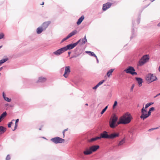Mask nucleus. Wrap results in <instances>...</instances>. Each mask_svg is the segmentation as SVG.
<instances>
[{
	"label": "nucleus",
	"mask_w": 160,
	"mask_h": 160,
	"mask_svg": "<svg viewBox=\"0 0 160 160\" xmlns=\"http://www.w3.org/2000/svg\"><path fill=\"white\" fill-rule=\"evenodd\" d=\"M77 83V82H75V84H76Z\"/></svg>",
	"instance_id": "64"
},
{
	"label": "nucleus",
	"mask_w": 160,
	"mask_h": 160,
	"mask_svg": "<svg viewBox=\"0 0 160 160\" xmlns=\"http://www.w3.org/2000/svg\"><path fill=\"white\" fill-rule=\"evenodd\" d=\"M44 4V2H42V3L41 4V5H43Z\"/></svg>",
	"instance_id": "57"
},
{
	"label": "nucleus",
	"mask_w": 160,
	"mask_h": 160,
	"mask_svg": "<svg viewBox=\"0 0 160 160\" xmlns=\"http://www.w3.org/2000/svg\"><path fill=\"white\" fill-rule=\"evenodd\" d=\"M150 58L148 55H143L140 59L138 62V65L142 66L147 62L149 60Z\"/></svg>",
	"instance_id": "3"
},
{
	"label": "nucleus",
	"mask_w": 160,
	"mask_h": 160,
	"mask_svg": "<svg viewBox=\"0 0 160 160\" xmlns=\"http://www.w3.org/2000/svg\"><path fill=\"white\" fill-rule=\"evenodd\" d=\"M84 19V17L83 15L82 16L79 18L78 19L77 22V24L78 25H80L83 21Z\"/></svg>",
	"instance_id": "17"
},
{
	"label": "nucleus",
	"mask_w": 160,
	"mask_h": 160,
	"mask_svg": "<svg viewBox=\"0 0 160 160\" xmlns=\"http://www.w3.org/2000/svg\"><path fill=\"white\" fill-rule=\"evenodd\" d=\"M85 52L91 56H93L94 57H96V55L93 52L90 51H86Z\"/></svg>",
	"instance_id": "22"
},
{
	"label": "nucleus",
	"mask_w": 160,
	"mask_h": 160,
	"mask_svg": "<svg viewBox=\"0 0 160 160\" xmlns=\"http://www.w3.org/2000/svg\"><path fill=\"white\" fill-rule=\"evenodd\" d=\"M78 32V31L76 30H75L72 32H71V37L75 35Z\"/></svg>",
	"instance_id": "32"
},
{
	"label": "nucleus",
	"mask_w": 160,
	"mask_h": 160,
	"mask_svg": "<svg viewBox=\"0 0 160 160\" xmlns=\"http://www.w3.org/2000/svg\"><path fill=\"white\" fill-rule=\"evenodd\" d=\"M2 46H0V48H1L2 47Z\"/></svg>",
	"instance_id": "62"
},
{
	"label": "nucleus",
	"mask_w": 160,
	"mask_h": 160,
	"mask_svg": "<svg viewBox=\"0 0 160 160\" xmlns=\"http://www.w3.org/2000/svg\"><path fill=\"white\" fill-rule=\"evenodd\" d=\"M81 40V39H80L75 43H71V49H73L75 46H76L80 42Z\"/></svg>",
	"instance_id": "20"
},
{
	"label": "nucleus",
	"mask_w": 160,
	"mask_h": 160,
	"mask_svg": "<svg viewBox=\"0 0 160 160\" xmlns=\"http://www.w3.org/2000/svg\"><path fill=\"white\" fill-rule=\"evenodd\" d=\"M108 108V106H106L101 111V114H102Z\"/></svg>",
	"instance_id": "33"
},
{
	"label": "nucleus",
	"mask_w": 160,
	"mask_h": 160,
	"mask_svg": "<svg viewBox=\"0 0 160 160\" xmlns=\"http://www.w3.org/2000/svg\"><path fill=\"white\" fill-rule=\"evenodd\" d=\"M68 54H69V55H70V52H68Z\"/></svg>",
	"instance_id": "61"
},
{
	"label": "nucleus",
	"mask_w": 160,
	"mask_h": 160,
	"mask_svg": "<svg viewBox=\"0 0 160 160\" xmlns=\"http://www.w3.org/2000/svg\"><path fill=\"white\" fill-rule=\"evenodd\" d=\"M43 30H44L41 27H39L37 29V32L38 34H40Z\"/></svg>",
	"instance_id": "24"
},
{
	"label": "nucleus",
	"mask_w": 160,
	"mask_h": 160,
	"mask_svg": "<svg viewBox=\"0 0 160 160\" xmlns=\"http://www.w3.org/2000/svg\"><path fill=\"white\" fill-rule=\"evenodd\" d=\"M82 41V42L81 43L80 42L79 43V44L80 45H82V44H85L86 42H87V40L86 39V36H85L83 38H82V39H81Z\"/></svg>",
	"instance_id": "21"
},
{
	"label": "nucleus",
	"mask_w": 160,
	"mask_h": 160,
	"mask_svg": "<svg viewBox=\"0 0 160 160\" xmlns=\"http://www.w3.org/2000/svg\"><path fill=\"white\" fill-rule=\"evenodd\" d=\"M132 118L130 114L128 112H127L123 115L121 118L123 123L122 124H127L131 122Z\"/></svg>",
	"instance_id": "1"
},
{
	"label": "nucleus",
	"mask_w": 160,
	"mask_h": 160,
	"mask_svg": "<svg viewBox=\"0 0 160 160\" xmlns=\"http://www.w3.org/2000/svg\"><path fill=\"white\" fill-rule=\"evenodd\" d=\"M2 69V67H1L0 68V71H1Z\"/></svg>",
	"instance_id": "58"
},
{
	"label": "nucleus",
	"mask_w": 160,
	"mask_h": 160,
	"mask_svg": "<svg viewBox=\"0 0 160 160\" xmlns=\"http://www.w3.org/2000/svg\"><path fill=\"white\" fill-rule=\"evenodd\" d=\"M98 87H97L96 85L94 87L92 88V89H96Z\"/></svg>",
	"instance_id": "50"
},
{
	"label": "nucleus",
	"mask_w": 160,
	"mask_h": 160,
	"mask_svg": "<svg viewBox=\"0 0 160 160\" xmlns=\"http://www.w3.org/2000/svg\"><path fill=\"white\" fill-rule=\"evenodd\" d=\"M114 70V69H111L108 71L107 73V75L108 77H110Z\"/></svg>",
	"instance_id": "25"
},
{
	"label": "nucleus",
	"mask_w": 160,
	"mask_h": 160,
	"mask_svg": "<svg viewBox=\"0 0 160 160\" xmlns=\"http://www.w3.org/2000/svg\"><path fill=\"white\" fill-rule=\"evenodd\" d=\"M124 71L126 73L131 74L132 76L137 75V73L135 72V69L133 67L131 66H128L124 70Z\"/></svg>",
	"instance_id": "4"
},
{
	"label": "nucleus",
	"mask_w": 160,
	"mask_h": 160,
	"mask_svg": "<svg viewBox=\"0 0 160 160\" xmlns=\"http://www.w3.org/2000/svg\"><path fill=\"white\" fill-rule=\"evenodd\" d=\"M46 80L47 79L45 77H40L38 78V79L36 82L37 83L43 82H45Z\"/></svg>",
	"instance_id": "18"
},
{
	"label": "nucleus",
	"mask_w": 160,
	"mask_h": 160,
	"mask_svg": "<svg viewBox=\"0 0 160 160\" xmlns=\"http://www.w3.org/2000/svg\"><path fill=\"white\" fill-rule=\"evenodd\" d=\"M85 105H86V106H88V103H86V104H85Z\"/></svg>",
	"instance_id": "60"
},
{
	"label": "nucleus",
	"mask_w": 160,
	"mask_h": 160,
	"mask_svg": "<svg viewBox=\"0 0 160 160\" xmlns=\"http://www.w3.org/2000/svg\"><path fill=\"white\" fill-rule=\"evenodd\" d=\"M18 126V123H15V126H14V128L13 130V131H14L17 128Z\"/></svg>",
	"instance_id": "44"
},
{
	"label": "nucleus",
	"mask_w": 160,
	"mask_h": 160,
	"mask_svg": "<svg viewBox=\"0 0 160 160\" xmlns=\"http://www.w3.org/2000/svg\"><path fill=\"white\" fill-rule=\"evenodd\" d=\"M70 49V44L68 45L66 47L62 48L57 51L54 52L53 53L56 55H59L62 53L64 52L67 51L68 49Z\"/></svg>",
	"instance_id": "6"
},
{
	"label": "nucleus",
	"mask_w": 160,
	"mask_h": 160,
	"mask_svg": "<svg viewBox=\"0 0 160 160\" xmlns=\"http://www.w3.org/2000/svg\"><path fill=\"white\" fill-rule=\"evenodd\" d=\"M158 128H159V127H157V128H152L149 129L148 130V131L151 132L153 130H154L156 129H158Z\"/></svg>",
	"instance_id": "38"
},
{
	"label": "nucleus",
	"mask_w": 160,
	"mask_h": 160,
	"mask_svg": "<svg viewBox=\"0 0 160 160\" xmlns=\"http://www.w3.org/2000/svg\"><path fill=\"white\" fill-rule=\"evenodd\" d=\"M122 122L121 120V119H120V122H118L117 123H116V125L117 126L119 124H122Z\"/></svg>",
	"instance_id": "43"
},
{
	"label": "nucleus",
	"mask_w": 160,
	"mask_h": 160,
	"mask_svg": "<svg viewBox=\"0 0 160 160\" xmlns=\"http://www.w3.org/2000/svg\"><path fill=\"white\" fill-rule=\"evenodd\" d=\"M134 86H135V85L134 84H132V86L131 87V88H130V91L131 92H132L133 91V88H134Z\"/></svg>",
	"instance_id": "39"
},
{
	"label": "nucleus",
	"mask_w": 160,
	"mask_h": 160,
	"mask_svg": "<svg viewBox=\"0 0 160 160\" xmlns=\"http://www.w3.org/2000/svg\"><path fill=\"white\" fill-rule=\"evenodd\" d=\"M135 79L138 82L139 87H141L142 86V83L143 82V79L141 78L136 77Z\"/></svg>",
	"instance_id": "15"
},
{
	"label": "nucleus",
	"mask_w": 160,
	"mask_h": 160,
	"mask_svg": "<svg viewBox=\"0 0 160 160\" xmlns=\"http://www.w3.org/2000/svg\"><path fill=\"white\" fill-rule=\"evenodd\" d=\"M100 135L102 138L109 139V134H108V132L106 131H103Z\"/></svg>",
	"instance_id": "11"
},
{
	"label": "nucleus",
	"mask_w": 160,
	"mask_h": 160,
	"mask_svg": "<svg viewBox=\"0 0 160 160\" xmlns=\"http://www.w3.org/2000/svg\"><path fill=\"white\" fill-rule=\"evenodd\" d=\"M14 121V120H12V121L11 122H10L9 124H8V127L9 128H10L11 127V124H12V122L13 121Z\"/></svg>",
	"instance_id": "45"
},
{
	"label": "nucleus",
	"mask_w": 160,
	"mask_h": 160,
	"mask_svg": "<svg viewBox=\"0 0 160 160\" xmlns=\"http://www.w3.org/2000/svg\"><path fill=\"white\" fill-rule=\"evenodd\" d=\"M160 95V93H158V94L157 95H156V96H155L154 97V98H156L158 96H159Z\"/></svg>",
	"instance_id": "48"
},
{
	"label": "nucleus",
	"mask_w": 160,
	"mask_h": 160,
	"mask_svg": "<svg viewBox=\"0 0 160 160\" xmlns=\"http://www.w3.org/2000/svg\"><path fill=\"white\" fill-rule=\"evenodd\" d=\"M96 85L97 87H98L99 86V84H97Z\"/></svg>",
	"instance_id": "55"
},
{
	"label": "nucleus",
	"mask_w": 160,
	"mask_h": 160,
	"mask_svg": "<svg viewBox=\"0 0 160 160\" xmlns=\"http://www.w3.org/2000/svg\"><path fill=\"white\" fill-rule=\"evenodd\" d=\"M112 4V3L109 2L104 4L102 5V10L103 11H106L111 7Z\"/></svg>",
	"instance_id": "9"
},
{
	"label": "nucleus",
	"mask_w": 160,
	"mask_h": 160,
	"mask_svg": "<svg viewBox=\"0 0 160 160\" xmlns=\"http://www.w3.org/2000/svg\"><path fill=\"white\" fill-rule=\"evenodd\" d=\"M155 0H150L151 2H153Z\"/></svg>",
	"instance_id": "59"
},
{
	"label": "nucleus",
	"mask_w": 160,
	"mask_h": 160,
	"mask_svg": "<svg viewBox=\"0 0 160 160\" xmlns=\"http://www.w3.org/2000/svg\"><path fill=\"white\" fill-rule=\"evenodd\" d=\"M102 138L100 134V136L96 137V138L97 140L98 139H100Z\"/></svg>",
	"instance_id": "46"
},
{
	"label": "nucleus",
	"mask_w": 160,
	"mask_h": 160,
	"mask_svg": "<svg viewBox=\"0 0 160 160\" xmlns=\"http://www.w3.org/2000/svg\"><path fill=\"white\" fill-rule=\"evenodd\" d=\"M105 81V80H103L100 81L98 84H99V85L100 86Z\"/></svg>",
	"instance_id": "37"
},
{
	"label": "nucleus",
	"mask_w": 160,
	"mask_h": 160,
	"mask_svg": "<svg viewBox=\"0 0 160 160\" xmlns=\"http://www.w3.org/2000/svg\"><path fill=\"white\" fill-rule=\"evenodd\" d=\"M70 38V34H69L68 36H67L63 38V39H62L61 42V43L62 42H63L64 41H65L67 40V39H68L69 38Z\"/></svg>",
	"instance_id": "30"
},
{
	"label": "nucleus",
	"mask_w": 160,
	"mask_h": 160,
	"mask_svg": "<svg viewBox=\"0 0 160 160\" xmlns=\"http://www.w3.org/2000/svg\"><path fill=\"white\" fill-rule=\"evenodd\" d=\"M2 96L4 99L6 101H8V102H10L11 101V99H9L8 98L6 97L5 94L4 92H3L2 93Z\"/></svg>",
	"instance_id": "23"
},
{
	"label": "nucleus",
	"mask_w": 160,
	"mask_h": 160,
	"mask_svg": "<svg viewBox=\"0 0 160 160\" xmlns=\"http://www.w3.org/2000/svg\"><path fill=\"white\" fill-rule=\"evenodd\" d=\"M19 119H17L16 120V122H15V123H18V121H19Z\"/></svg>",
	"instance_id": "52"
},
{
	"label": "nucleus",
	"mask_w": 160,
	"mask_h": 160,
	"mask_svg": "<svg viewBox=\"0 0 160 160\" xmlns=\"http://www.w3.org/2000/svg\"><path fill=\"white\" fill-rule=\"evenodd\" d=\"M119 136V133H112L109 134V139H112Z\"/></svg>",
	"instance_id": "10"
},
{
	"label": "nucleus",
	"mask_w": 160,
	"mask_h": 160,
	"mask_svg": "<svg viewBox=\"0 0 160 160\" xmlns=\"http://www.w3.org/2000/svg\"><path fill=\"white\" fill-rule=\"evenodd\" d=\"M68 130V129H66L65 130H64L63 132V136H64V132H65L66 131H67Z\"/></svg>",
	"instance_id": "49"
},
{
	"label": "nucleus",
	"mask_w": 160,
	"mask_h": 160,
	"mask_svg": "<svg viewBox=\"0 0 160 160\" xmlns=\"http://www.w3.org/2000/svg\"><path fill=\"white\" fill-rule=\"evenodd\" d=\"M70 72V69L69 67H66L65 68L64 73L63 76L65 78H67L68 76L69 73Z\"/></svg>",
	"instance_id": "12"
},
{
	"label": "nucleus",
	"mask_w": 160,
	"mask_h": 160,
	"mask_svg": "<svg viewBox=\"0 0 160 160\" xmlns=\"http://www.w3.org/2000/svg\"><path fill=\"white\" fill-rule=\"evenodd\" d=\"M83 153L85 155H90L92 153V152L90 149V148L89 149H87L85 151L83 152Z\"/></svg>",
	"instance_id": "19"
},
{
	"label": "nucleus",
	"mask_w": 160,
	"mask_h": 160,
	"mask_svg": "<svg viewBox=\"0 0 160 160\" xmlns=\"http://www.w3.org/2000/svg\"><path fill=\"white\" fill-rule=\"evenodd\" d=\"M6 131L5 128H4L2 126H0V132H2V133H3Z\"/></svg>",
	"instance_id": "29"
},
{
	"label": "nucleus",
	"mask_w": 160,
	"mask_h": 160,
	"mask_svg": "<svg viewBox=\"0 0 160 160\" xmlns=\"http://www.w3.org/2000/svg\"><path fill=\"white\" fill-rule=\"evenodd\" d=\"M140 15H139V16L138 17V18L137 20V22L138 24H139L140 23Z\"/></svg>",
	"instance_id": "40"
},
{
	"label": "nucleus",
	"mask_w": 160,
	"mask_h": 160,
	"mask_svg": "<svg viewBox=\"0 0 160 160\" xmlns=\"http://www.w3.org/2000/svg\"><path fill=\"white\" fill-rule=\"evenodd\" d=\"M149 110L151 111H153L155 110V108L153 107H151L150 108H149Z\"/></svg>",
	"instance_id": "47"
},
{
	"label": "nucleus",
	"mask_w": 160,
	"mask_h": 160,
	"mask_svg": "<svg viewBox=\"0 0 160 160\" xmlns=\"http://www.w3.org/2000/svg\"><path fill=\"white\" fill-rule=\"evenodd\" d=\"M8 58H4L0 60V66L3 63L6 62L8 60Z\"/></svg>",
	"instance_id": "27"
},
{
	"label": "nucleus",
	"mask_w": 160,
	"mask_h": 160,
	"mask_svg": "<svg viewBox=\"0 0 160 160\" xmlns=\"http://www.w3.org/2000/svg\"><path fill=\"white\" fill-rule=\"evenodd\" d=\"M135 22L134 21H132V35L130 37V39H131L132 38H133V37H135L136 36V34L134 32V23Z\"/></svg>",
	"instance_id": "14"
},
{
	"label": "nucleus",
	"mask_w": 160,
	"mask_h": 160,
	"mask_svg": "<svg viewBox=\"0 0 160 160\" xmlns=\"http://www.w3.org/2000/svg\"><path fill=\"white\" fill-rule=\"evenodd\" d=\"M4 36V34L2 33H0V39H1Z\"/></svg>",
	"instance_id": "41"
},
{
	"label": "nucleus",
	"mask_w": 160,
	"mask_h": 160,
	"mask_svg": "<svg viewBox=\"0 0 160 160\" xmlns=\"http://www.w3.org/2000/svg\"><path fill=\"white\" fill-rule=\"evenodd\" d=\"M118 120V118L114 115L111 118L109 122L110 127L112 128H114L117 127L116 122Z\"/></svg>",
	"instance_id": "5"
},
{
	"label": "nucleus",
	"mask_w": 160,
	"mask_h": 160,
	"mask_svg": "<svg viewBox=\"0 0 160 160\" xmlns=\"http://www.w3.org/2000/svg\"><path fill=\"white\" fill-rule=\"evenodd\" d=\"M125 138H123L119 142L118 146H119L123 145L125 142Z\"/></svg>",
	"instance_id": "26"
},
{
	"label": "nucleus",
	"mask_w": 160,
	"mask_h": 160,
	"mask_svg": "<svg viewBox=\"0 0 160 160\" xmlns=\"http://www.w3.org/2000/svg\"><path fill=\"white\" fill-rule=\"evenodd\" d=\"M95 57L96 58V59L97 63H98L99 61H98V59L97 56H96V57Z\"/></svg>",
	"instance_id": "51"
},
{
	"label": "nucleus",
	"mask_w": 160,
	"mask_h": 160,
	"mask_svg": "<svg viewBox=\"0 0 160 160\" xmlns=\"http://www.w3.org/2000/svg\"><path fill=\"white\" fill-rule=\"evenodd\" d=\"M51 141L55 143H61L63 142L64 140L59 137H56L52 138Z\"/></svg>",
	"instance_id": "8"
},
{
	"label": "nucleus",
	"mask_w": 160,
	"mask_h": 160,
	"mask_svg": "<svg viewBox=\"0 0 160 160\" xmlns=\"http://www.w3.org/2000/svg\"><path fill=\"white\" fill-rule=\"evenodd\" d=\"M2 118L1 117H0V122H1Z\"/></svg>",
	"instance_id": "56"
},
{
	"label": "nucleus",
	"mask_w": 160,
	"mask_h": 160,
	"mask_svg": "<svg viewBox=\"0 0 160 160\" xmlns=\"http://www.w3.org/2000/svg\"><path fill=\"white\" fill-rule=\"evenodd\" d=\"M118 105V102L116 101H115L114 102L112 108L113 109H114L115 107Z\"/></svg>",
	"instance_id": "35"
},
{
	"label": "nucleus",
	"mask_w": 160,
	"mask_h": 160,
	"mask_svg": "<svg viewBox=\"0 0 160 160\" xmlns=\"http://www.w3.org/2000/svg\"><path fill=\"white\" fill-rule=\"evenodd\" d=\"M10 156L9 155H8L6 158V160H10Z\"/></svg>",
	"instance_id": "42"
},
{
	"label": "nucleus",
	"mask_w": 160,
	"mask_h": 160,
	"mask_svg": "<svg viewBox=\"0 0 160 160\" xmlns=\"http://www.w3.org/2000/svg\"><path fill=\"white\" fill-rule=\"evenodd\" d=\"M7 115V113L6 112H4L0 116L2 118H3L5 117Z\"/></svg>",
	"instance_id": "36"
},
{
	"label": "nucleus",
	"mask_w": 160,
	"mask_h": 160,
	"mask_svg": "<svg viewBox=\"0 0 160 160\" xmlns=\"http://www.w3.org/2000/svg\"><path fill=\"white\" fill-rule=\"evenodd\" d=\"M146 79L147 81L150 83L156 80L157 78L153 74L148 73L146 76Z\"/></svg>",
	"instance_id": "7"
},
{
	"label": "nucleus",
	"mask_w": 160,
	"mask_h": 160,
	"mask_svg": "<svg viewBox=\"0 0 160 160\" xmlns=\"http://www.w3.org/2000/svg\"><path fill=\"white\" fill-rule=\"evenodd\" d=\"M146 109H144V107L141 109V115L140 116V118L143 120L148 117L151 115V112L149 110L147 113V110Z\"/></svg>",
	"instance_id": "2"
},
{
	"label": "nucleus",
	"mask_w": 160,
	"mask_h": 160,
	"mask_svg": "<svg viewBox=\"0 0 160 160\" xmlns=\"http://www.w3.org/2000/svg\"><path fill=\"white\" fill-rule=\"evenodd\" d=\"M153 102H150L146 104L145 105V108L144 109H146L148 108L149 106H151V105L153 104Z\"/></svg>",
	"instance_id": "28"
},
{
	"label": "nucleus",
	"mask_w": 160,
	"mask_h": 160,
	"mask_svg": "<svg viewBox=\"0 0 160 160\" xmlns=\"http://www.w3.org/2000/svg\"><path fill=\"white\" fill-rule=\"evenodd\" d=\"M50 23V22L49 21H47L44 22L41 26L44 30L48 27Z\"/></svg>",
	"instance_id": "16"
},
{
	"label": "nucleus",
	"mask_w": 160,
	"mask_h": 160,
	"mask_svg": "<svg viewBox=\"0 0 160 160\" xmlns=\"http://www.w3.org/2000/svg\"><path fill=\"white\" fill-rule=\"evenodd\" d=\"M157 26L158 27H160V22L158 24Z\"/></svg>",
	"instance_id": "53"
},
{
	"label": "nucleus",
	"mask_w": 160,
	"mask_h": 160,
	"mask_svg": "<svg viewBox=\"0 0 160 160\" xmlns=\"http://www.w3.org/2000/svg\"><path fill=\"white\" fill-rule=\"evenodd\" d=\"M70 38V34H69L68 36H67L63 38V39H62L61 42V43L62 42H63L64 41H65L67 40V39H68L69 38Z\"/></svg>",
	"instance_id": "31"
},
{
	"label": "nucleus",
	"mask_w": 160,
	"mask_h": 160,
	"mask_svg": "<svg viewBox=\"0 0 160 160\" xmlns=\"http://www.w3.org/2000/svg\"><path fill=\"white\" fill-rule=\"evenodd\" d=\"M41 128H42V127H41V128H39V130H41Z\"/></svg>",
	"instance_id": "63"
},
{
	"label": "nucleus",
	"mask_w": 160,
	"mask_h": 160,
	"mask_svg": "<svg viewBox=\"0 0 160 160\" xmlns=\"http://www.w3.org/2000/svg\"><path fill=\"white\" fill-rule=\"evenodd\" d=\"M96 140H96V137L95 138H91L90 139H89L88 140V142H94Z\"/></svg>",
	"instance_id": "34"
},
{
	"label": "nucleus",
	"mask_w": 160,
	"mask_h": 160,
	"mask_svg": "<svg viewBox=\"0 0 160 160\" xmlns=\"http://www.w3.org/2000/svg\"><path fill=\"white\" fill-rule=\"evenodd\" d=\"M158 70L160 72V65L158 68Z\"/></svg>",
	"instance_id": "54"
},
{
	"label": "nucleus",
	"mask_w": 160,
	"mask_h": 160,
	"mask_svg": "<svg viewBox=\"0 0 160 160\" xmlns=\"http://www.w3.org/2000/svg\"><path fill=\"white\" fill-rule=\"evenodd\" d=\"M99 148V146L98 145H93L90 147V148L92 153L97 151Z\"/></svg>",
	"instance_id": "13"
}]
</instances>
